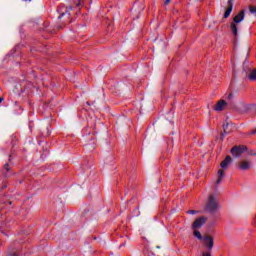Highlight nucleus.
I'll use <instances>...</instances> for the list:
<instances>
[{
    "mask_svg": "<svg viewBox=\"0 0 256 256\" xmlns=\"http://www.w3.org/2000/svg\"><path fill=\"white\" fill-rule=\"evenodd\" d=\"M218 208H219V205L217 204V199L215 198V196L213 194L209 195L208 201L205 207L206 211L208 213H216Z\"/></svg>",
    "mask_w": 256,
    "mask_h": 256,
    "instance_id": "nucleus-1",
    "label": "nucleus"
},
{
    "mask_svg": "<svg viewBox=\"0 0 256 256\" xmlns=\"http://www.w3.org/2000/svg\"><path fill=\"white\" fill-rule=\"evenodd\" d=\"M245 19V11H240L234 18L233 23L230 25V29L235 37H237V23H241Z\"/></svg>",
    "mask_w": 256,
    "mask_h": 256,
    "instance_id": "nucleus-2",
    "label": "nucleus"
},
{
    "mask_svg": "<svg viewBox=\"0 0 256 256\" xmlns=\"http://www.w3.org/2000/svg\"><path fill=\"white\" fill-rule=\"evenodd\" d=\"M245 151H249V148L245 145H235L234 147L231 148L230 153L232 157L239 158L241 155L245 153Z\"/></svg>",
    "mask_w": 256,
    "mask_h": 256,
    "instance_id": "nucleus-3",
    "label": "nucleus"
},
{
    "mask_svg": "<svg viewBox=\"0 0 256 256\" xmlns=\"http://www.w3.org/2000/svg\"><path fill=\"white\" fill-rule=\"evenodd\" d=\"M207 223V217L205 216H202V217H199L197 218L193 224H192V229L195 230V229H201V227L204 226V224Z\"/></svg>",
    "mask_w": 256,
    "mask_h": 256,
    "instance_id": "nucleus-4",
    "label": "nucleus"
},
{
    "mask_svg": "<svg viewBox=\"0 0 256 256\" xmlns=\"http://www.w3.org/2000/svg\"><path fill=\"white\" fill-rule=\"evenodd\" d=\"M226 105H229L231 107V109L234 108L233 104H231V102H227L225 100H220L217 102V104L214 107V111H223V109H225Z\"/></svg>",
    "mask_w": 256,
    "mask_h": 256,
    "instance_id": "nucleus-5",
    "label": "nucleus"
},
{
    "mask_svg": "<svg viewBox=\"0 0 256 256\" xmlns=\"http://www.w3.org/2000/svg\"><path fill=\"white\" fill-rule=\"evenodd\" d=\"M237 167L240 171H249L251 169V161L242 160L237 163Z\"/></svg>",
    "mask_w": 256,
    "mask_h": 256,
    "instance_id": "nucleus-6",
    "label": "nucleus"
},
{
    "mask_svg": "<svg viewBox=\"0 0 256 256\" xmlns=\"http://www.w3.org/2000/svg\"><path fill=\"white\" fill-rule=\"evenodd\" d=\"M202 239H203L207 249H209V251H211V249H213V245L215 244L213 237L206 235Z\"/></svg>",
    "mask_w": 256,
    "mask_h": 256,
    "instance_id": "nucleus-7",
    "label": "nucleus"
},
{
    "mask_svg": "<svg viewBox=\"0 0 256 256\" xmlns=\"http://www.w3.org/2000/svg\"><path fill=\"white\" fill-rule=\"evenodd\" d=\"M245 73L250 81H256V69L252 70L251 68H247Z\"/></svg>",
    "mask_w": 256,
    "mask_h": 256,
    "instance_id": "nucleus-8",
    "label": "nucleus"
},
{
    "mask_svg": "<svg viewBox=\"0 0 256 256\" xmlns=\"http://www.w3.org/2000/svg\"><path fill=\"white\" fill-rule=\"evenodd\" d=\"M233 162V159L231 158V156H226V158L220 163V167L222 169H227L229 167V165H231V163Z\"/></svg>",
    "mask_w": 256,
    "mask_h": 256,
    "instance_id": "nucleus-9",
    "label": "nucleus"
},
{
    "mask_svg": "<svg viewBox=\"0 0 256 256\" xmlns=\"http://www.w3.org/2000/svg\"><path fill=\"white\" fill-rule=\"evenodd\" d=\"M233 11V2L228 1V8L226 9L225 13H224V19H227L229 17V15H231Z\"/></svg>",
    "mask_w": 256,
    "mask_h": 256,
    "instance_id": "nucleus-10",
    "label": "nucleus"
},
{
    "mask_svg": "<svg viewBox=\"0 0 256 256\" xmlns=\"http://www.w3.org/2000/svg\"><path fill=\"white\" fill-rule=\"evenodd\" d=\"M222 177H225V171L222 169L218 170V179L216 181V185H219L221 183Z\"/></svg>",
    "mask_w": 256,
    "mask_h": 256,
    "instance_id": "nucleus-11",
    "label": "nucleus"
},
{
    "mask_svg": "<svg viewBox=\"0 0 256 256\" xmlns=\"http://www.w3.org/2000/svg\"><path fill=\"white\" fill-rule=\"evenodd\" d=\"M194 236L199 239V241H202L203 239V235H201V232H199V230L195 229L194 230Z\"/></svg>",
    "mask_w": 256,
    "mask_h": 256,
    "instance_id": "nucleus-12",
    "label": "nucleus"
},
{
    "mask_svg": "<svg viewBox=\"0 0 256 256\" xmlns=\"http://www.w3.org/2000/svg\"><path fill=\"white\" fill-rule=\"evenodd\" d=\"M69 11H71V8H66V11H65V12H61V13H60V16L58 17V19H61L62 17H65V15H68V17H69V15H71V14L69 13Z\"/></svg>",
    "mask_w": 256,
    "mask_h": 256,
    "instance_id": "nucleus-13",
    "label": "nucleus"
},
{
    "mask_svg": "<svg viewBox=\"0 0 256 256\" xmlns=\"http://www.w3.org/2000/svg\"><path fill=\"white\" fill-rule=\"evenodd\" d=\"M222 129H223V131L226 135H229V132H227V129H229V123L228 122H226L225 124L222 125Z\"/></svg>",
    "mask_w": 256,
    "mask_h": 256,
    "instance_id": "nucleus-14",
    "label": "nucleus"
},
{
    "mask_svg": "<svg viewBox=\"0 0 256 256\" xmlns=\"http://www.w3.org/2000/svg\"><path fill=\"white\" fill-rule=\"evenodd\" d=\"M250 13H252V15H256V7L255 6H252L250 7Z\"/></svg>",
    "mask_w": 256,
    "mask_h": 256,
    "instance_id": "nucleus-15",
    "label": "nucleus"
},
{
    "mask_svg": "<svg viewBox=\"0 0 256 256\" xmlns=\"http://www.w3.org/2000/svg\"><path fill=\"white\" fill-rule=\"evenodd\" d=\"M4 169H5V171H7V173H9V171H11V168L9 167V163L4 164Z\"/></svg>",
    "mask_w": 256,
    "mask_h": 256,
    "instance_id": "nucleus-16",
    "label": "nucleus"
},
{
    "mask_svg": "<svg viewBox=\"0 0 256 256\" xmlns=\"http://www.w3.org/2000/svg\"><path fill=\"white\" fill-rule=\"evenodd\" d=\"M245 109H246V111H251V109H253V105L248 104L245 106Z\"/></svg>",
    "mask_w": 256,
    "mask_h": 256,
    "instance_id": "nucleus-17",
    "label": "nucleus"
},
{
    "mask_svg": "<svg viewBox=\"0 0 256 256\" xmlns=\"http://www.w3.org/2000/svg\"><path fill=\"white\" fill-rule=\"evenodd\" d=\"M248 155H250L251 157H256V152L253 151V150H250V151L248 152Z\"/></svg>",
    "mask_w": 256,
    "mask_h": 256,
    "instance_id": "nucleus-18",
    "label": "nucleus"
},
{
    "mask_svg": "<svg viewBox=\"0 0 256 256\" xmlns=\"http://www.w3.org/2000/svg\"><path fill=\"white\" fill-rule=\"evenodd\" d=\"M188 215H195L197 213L196 210H189L187 211Z\"/></svg>",
    "mask_w": 256,
    "mask_h": 256,
    "instance_id": "nucleus-19",
    "label": "nucleus"
},
{
    "mask_svg": "<svg viewBox=\"0 0 256 256\" xmlns=\"http://www.w3.org/2000/svg\"><path fill=\"white\" fill-rule=\"evenodd\" d=\"M8 256H19V253H17V252H12V253L8 254Z\"/></svg>",
    "mask_w": 256,
    "mask_h": 256,
    "instance_id": "nucleus-20",
    "label": "nucleus"
},
{
    "mask_svg": "<svg viewBox=\"0 0 256 256\" xmlns=\"http://www.w3.org/2000/svg\"><path fill=\"white\" fill-rule=\"evenodd\" d=\"M225 135H227V134H225V132H223V133L221 134V136H220L221 141H223V140L225 139Z\"/></svg>",
    "mask_w": 256,
    "mask_h": 256,
    "instance_id": "nucleus-21",
    "label": "nucleus"
},
{
    "mask_svg": "<svg viewBox=\"0 0 256 256\" xmlns=\"http://www.w3.org/2000/svg\"><path fill=\"white\" fill-rule=\"evenodd\" d=\"M255 134H256V129L249 132V135H255Z\"/></svg>",
    "mask_w": 256,
    "mask_h": 256,
    "instance_id": "nucleus-22",
    "label": "nucleus"
},
{
    "mask_svg": "<svg viewBox=\"0 0 256 256\" xmlns=\"http://www.w3.org/2000/svg\"><path fill=\"white\" fill-rule=\"evenodd\" d=\"M228 99L231 101V99H233V93H230L229 95H228Z\"/></svg>",
    "mask_w": 256,
    "mask_h": 256,
    "instance_id": "nucleus-23",
    "label": "nucleus"
},
{
    "mask_svg": "<svg viewBox=\"0 0 256 256\" xmlns=\"http://www.w3.org/2000/svg\"><path fill=\"white\" fill-rule=\"evenodd\" d=\"M202 256H211V254L209 252H204Z\"/></svg>",
    "mask_w": 256,
    "mask_h": 256,
    "instance_id": "nucleus-24",
    "label": "nucleus"
},
{
    "mask_svg": "<svg viewBox=\"0 0 256 256\" xmlns=\"http://www.w3.org/2000/svg\"><path fill=\"white\" fill-rule=\"evenodd\" d=\"M165 5H169L171 3V0H165Z\"/></svg>",
    "mask_w": 256,
    "mask_h": 256,
    "instance_id": "nucleus-25",
    "label": "nucleus"
},
{
    "mask_svg": "<svg viewBox=\"0 0 256 256\" xmlns=\"http://www.w3.org/2000/svg\"><path fill=\"white\" fill-rule=\"evenodd\" d=\"M143 6L140 8V11L138 12L139 15H141V11H143Z\"/></svg>",
    "mask_w": 256,
    "mask_h": 256,
    "instance_id": "nucleus-26",
    "label": "nucleus"
},
{
    "mask_svg": "<svg viewBox=\"0 0 256 256\" xmlns=\"http://www.w3.org/2000/svg\"><path fill=\"white\" fill-rule=\"evenodd\" d=\"M3 101H4V98L0 97V103H3Z\"/></svg>",
    "mask_w": 256,
    "mask_h": 256,
    "instance_id": "nucleus-27",
    "label": "nucleus"
},
{
    "mask_svg": "<svg viewBox=\"0 0 256 256\" xmlns=\"http://www.w3.org/2000/svg\"><path fill=\"white\" fill-rule=\"evenodd\" d=\"M12 159H13V156H9V162H11L12 161Z\"/></svg>",
    "mask_w": 256,
    "mask_h": 256,
    "instance_id": "nucleus-28",
    "label": "nucleus"
},
{
    "mask_svg": "<svg viewBox=\"0 0 256 256\" xmlns=\"http://www.w3.org/2000/svg\"><path fill=\"white\" fill-rule=\"evenodd\" d=\"M162 47H165V42L161 41Z\"/></svg>",
    "mask_w": 256,
    "mask_h": 256,
    "instance_id": "nucleus-29",
    "label": "nucleus"
},
{
    "mask_svg": "<svg viewBox=\"0 0 256 256\" xmlns=\"http://www.w3.org/2000/svg\"><path fill=\"white\" fill-rule=\"evenodd\" d=\"M156 249H161V246H156Z\"/></svg>",
    "mask_w": 256,
    "mask_h": 256,
    "instance_id": "nucleus-30",
    "label": "nucleus"
},
{
    "mask_svg": "<svg viewBox=\"0 0 256 256\" xmlns=\"http://www.w3.org/2000/svg\"><path fill=\"white\" fill-rule=\"evenodd\" d=\"M24 1H26V2H31V0H24Z\"/></svg>",
    "mask_w": 256,
    "mask_h": 256,
    "instance_id": "nucleus-31",
    "label": "nucleus"
},
{
    "mask_svg": "<svg viewBox=\"0 0 256 256\" xmlns=\"http://www.w3.org/2000/svg\"><path fill=\"white\" fill-rule=\"evenodd\" d=\"M5 177H9V174H5Z\"/></svg>",
    "mask_w": 256,
    "mask_h": 256,
    "instance_id": "nucleus-32",
    "label": "nucleus"
},
{
    "mask_svg": "<svg viewBox=\"0 0 256 256\" xmlns=\"http://www.w3.org/2000/svg\"><path fill=\"white\" fill-rule=\"evenodd\" d=\"M228 1H230V3H233V0H228Z\"/></svg>",
    "mask_w": 256,
    "mask_h": 256,
    "instance_id": "nucleus-33",
    "label": "nucleus"
}]
</instances>
